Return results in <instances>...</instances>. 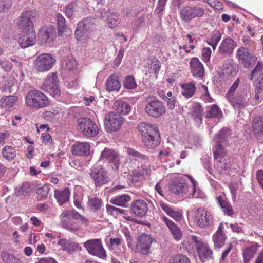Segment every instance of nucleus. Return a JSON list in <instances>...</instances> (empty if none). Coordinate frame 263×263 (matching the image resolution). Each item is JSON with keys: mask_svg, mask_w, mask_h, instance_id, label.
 Listing matches in <instances>:
<instances>
[{"mask_svg": "<svg viewBox=\"0 0 263 263\" xmlns=\"http://www.w3.org/2000/svg\"><path fill=\"white\" fill-rule=\"evenodd\" d=\"M88 204L90 209L93 211H97L101 209L102 202L101 199L95 197L89 199Z\"/></svg>", "mask_w": 263, "mask_h": 263, "instance_id": "nucleus-50", "label": "nucleus"}, {"mask_svg": "<svg viewBox=\"0 0 263 263\" xmlns=\"http://www.w3.org/2000/svg\"><path fill=\"white\" fill-rule=\"evenodd\" d=\"M181 87L183 89L182 94L186 98H191L194 94L196 87L194 82H191L187 84H183Z\"/></svg>", "mask_w": 263, "mask_h": 263, "instance_id": "nucleus-43", "label": "nucleus"}, {"mask_svg": "<svg viewBox=\"0 0 263 263\" xmlns=\"http://www.w3.org/2000/svg\"><path fill=\"white\" fill-rule=\"evenodd\" d=\"M216 199L224 214L228 216H232L234 211L231 204L227 200L224 199L221 195L216 196Z\"/></svg>", "mask_w": 263, "mask_h": 263, "instance_id": "nucleus-31", "label": "nucleus"}, {"mask_svg": "<svg viewBox=\"0 0 263 263\" xmlns=\"http://www.w3.org/2000/svg\"><path fill=\"white\" fill-rule=\"evenodd\" d=\"M167 0H159L158 5L155 9V13L157 14H160L164 10Z\"/></svg>", "mask_w": 263, "mask_h": 263, "instance_id": "nucleus-60", "label": "nucleus"}, {"mask_svg": "<svg viewBox=\"0 0 263 263\" xmlns=\"http://www.w3.org/2000/svg\"><path fill=\"white\" fill-rule=\"evenodd\" d=\"M11 6V5L9 0H0V13L7 11Z\"/></svg>", "mask_w": 263, "mask_h": 263, "instance_id": "nucleus-58", "label": "nucleus"}, {"mask_svg": "<svg viewBox=\"0 0 263 263\" xmlns=\"http://www.w3.org/2000/svg\"><path fill=\"white\" fill-rule=\"evenodd\" d=\"M123 117L119 114L109 112L104 118V122L106 130L107 132L118 130L123 123Z\"/></svg>", "mask_w": 263, "mask_h": 263, "instance_id": "nucleus-10", "label": "nucleus"}, {"mask_svg": "<svg viewBox=\"0 0 263 263\" xmlns=\"http://www.w3.org/2000/svg\"><path fill=\"white\" fill-rule=\"evenodd\" d=\"M218 168L221 172L226 171L231 166V159L229 157L223 160L220 159L217 162Z\"/></svg>", "mask_w": 263, "mask_h": 263, "instance_id": "nucleus-54", "label": "nucleus"}, {"mask_svg": "<svg viewBox=\"0 0 263 263\" xmlns=\"http://www.w3.org/2000/svg\"><path fill=\"white\" fill-rule=\"evenodd\" d=\"M57 26L58 28V34L61 35L66 29L65 19L60 13H58L56 15Z\"/></svg>", "mask_w": 263, "mask_h": 263, "instance_id": "nucleus-49", "label": "nucleus"}, {"mask_svg": "<svg viewBox=\"0 0 263 263\" xmlns=\"http://www.w3.org/2000/svg\"><path fill=\"white\" fill-rule=\"evenodd\" d=\"M190 66L191 72L194 77L200 78L203 77L204 68L198 58L196 57L192 58L190 62Z\"/></svg>", "mask_w": 263, "mask_h": 263, "instance_id": "nucleus-25", "label": "nucleus"}, {"mask_svg": "<svg viewBox=\"0 0 263 263\" xmlns=\"http://www.w3.org/2000/svg\"><path fill=\"white\" fill-rule=\"evenodd\" d=\"M237 46V43L230 37L223 40L219 47V52L224 56H230L235 47Z\"/></svg>", "mask_w": 263, "mask_h": 263, "instance_id": "nucleus-23", "label": "nucleus"}, {"mask_svg": "<svg viewBox=\"0 0 263 263\" xmlns=\"http://www.w3.org/2000/svg\"><path fill=\"white\" fill-rule=\"evenodd\" d=\"M58 245L62 247L63 250L67 251L69 253L75 251L79 249V244L70 239H60L58 241Z\"/></svg>", "mask_w": 263, "mask_h": 263, "instance_id": "nucleus-32", "label": "nucleus"}, {"mask_svg": "<svg viewBox=\"0 0 263 263\" xmlns=\"http://www.w3.org/2000/svg\"><path fill=\"white\" fill-rule=\"evenodd\" d=\"M44 86L45 90L53 97L60 95L58 76L55 73L48 77L45 80Z\"/></svg>", "mask_w": 263, "mask_h": 263, "instance_id": "nucleus-18", "label": "nucleus"}, {"mask_svg": "<svg viewBox=\"0 0 263 263\" xmlns=\"http://www.w3.org/2000/svg\"><path fill=\"white\" fill-rule=\"evenodd\" d=\"M256 175L257 181L263 190V170H259L257 171Z\"/></svg>", "mask_w": 263, "mask_h": 263, "instance_id": "nucleus-64", "label": "nucleus"}, {"mask_svg": "<svg viewBox=\"0 0 263 263\" xmlns=\"http://www.w3.org/2000/svg\"><path fill=\"white\" fill-rule=\"evenodd\" d=\"M127 152L128 154L133 158H138L145 163L148 161L149 158L147 156L142 154L134 149L128 148Z\"/></svg>", "mask_w": 263, "mask_h": 263, "instance_id": "nucleus-48", "label": "nucleus"}, {"mask_svg": "<svg viewBox=\"0 0 263 263\" xmlns=\"http://www.w3.org/2000/svg\"><path fill=\"white\" fill-rule=\"evenodd\" d=\"M259 245L255 243L253 245L246 248L243 252L242 256L243 258V263H250V261L253 257L255 253L257 251Z\"/></svg>", "mask_w": 263, "mask_h": 263, "instance_id": "nucleus-34", "label": "nucleus"}, {"mask_svg": "<svg viewBox=\"0 0 263 263\" xmlns=\"http://www.w3.org/2000/svg\"><path fill=\"white\" fill-rule=\"evenodd\" d=\"M237 68V66L234 64L233 60L228 59L224 62L221 72L219 76L224 78H227L230 76H234L238 72Z\"/></svg>", "mask_w": 263, "mask_h": 263, "instance_id": "nucleus-24", "label": "nucleus"}, {"mask_svg": "<svg viewBox=\"0 0 263 263\" xmlns=\"http://www.w3.org/2000/svg\"><path fill=\"white\" fill-rule=\"evenodd\" d=\"M132 200L131 197L127 195H122L111 198L110 203L120 206H128V203Z\"/></svg>", "mask_w": 263, "mask_h": 263, "instance_id": "nucleus-36", "label": "nucleus"}, {"mask_svg": "<svg viewBox=\"0 0 263 263\" xmlns=\"http://www.w3.org/2000/svg\"><path fill=\"white\" fill-rule=\"evenodd\" d=\"M36 42V34L34 29L24 30V33L18 40L20 46L23 48L33 45Z\"/></svg>", "mask_w": 263, "mask_h": 263, "instance_id": "nucleus-20", "label": "nucleus"}, {"mask_svg": "<svg viewBox=\"0 0 263 263\" xmlns=\"http://www.w3.org/2000/svg\"><path fill=\"white\" fill-rule=\"evenodd\" d=\"M254 85L256 91H257L258 93H260L263 90V73H260L258 77L256 78L254 81Z\"/></svg>", "mask_w": 263, "mask_h": 263, "instance_id": "nucleus-57", "label": "nucleus"}, {"mask_svg": "<svg viewBox=\"0 0 263 263\" xmlns=\"http://www.w3.org/2000/svg\"><path fill=\"white\" fill-rule=\"evenodd\" d=\"M169 187L172 193L179 196H183L189 190V186L182 179L174 180Z\"/></svg>", "mask_w": 263, "mask_h": 263, "instance_id": "nucleus-22", "label": "nucleus"}, {"mask_svg": "<svg viewBox=\"0 0 263 263\" xmlns=\"http://www.w3.org/2000/svg\"><path fill=\"white\" fill-rule=\"evenodd\" d=\"M236 57L244 68H249L255 65L257 58L247 48L241 47L236 51Z\"/></svg>", "mask_w": 263, "mask_h": 263, "instance_id": "nucleus-11", "label": "nucleus"}, {"mask_svg": "<svg viewBox=\"0 0 263 263\" xmlns=\"http://www.w3.org/2000/svg\"><path fill=\"white\" fill-rule=\"evenodd\" d=\"M89 175L96 187H100L109 181L107 172L101 165L92 166L90 169Z\"/></svg>", "mask_w": 263, "mask_h": 263, "instance_id": "nucleus-8", "label": "nucleus"}, {"mask_svg": "<svg viewBox=\"0 0 263 263\" xmlns=\"http://www.w3.org/2000/svg\"><path fill=\"white\" fill-rule=\"evenodd\" d=\"M221 111L220 109L216 105H213L207 111L205 117L207 118H212L216 117Z\"/></svg>", "mask_w": 263, "mask_h": 263, "instance_id": "nucleus-52", "label": "nucleus"}, {"mask_svg": "<svg viewBox=\"0 0 263 263\" xmlns=\"http://www.w3.org/2000/svg\"><path fill=\"white\" fill-rule=\"evenodd\" d=\"M55 32L53 28L51 27L48 28L44 32L40 33L41 38V43L42 44L50 43L54 40Z\"/></svg>", "mask_w": 263, "mask_h": 263, "instance_id": "nucleus-41", "label": "nucleus"}, {"mask_svg": "<svg viewBox=\"0 0 263 263\" xmlns=\"http://www.w3.org/2000/svg\"><path fill=\"white\" fill-rule=\"evenodd\" d=\"M162 218L163 221L169 228L175 239L177 241L180 240L182 237V234L180 229L174 222L168 219L166 217L162 216Z\"/></svg>", "mask_w": 263, "mask_h": 263, "instance_id": "nucleus-28", "label": "nucleus"}, {"mask_svg": "<svg viewBox=\"0 0 263 263\" xmlns=\"http://www.w3.org/2000/svg\"><path fill=\"white\" fill-rule=\"evenodd\" d=\"M194 220L197 226L203 228L212 223L213 217L203 208L200 207L194 211Z\"/></svg>", "mask_w": 263, "mask_h": 263, "instance_id": "nucleus-15", "label": "nucleus"}, {"mask_svg": "<svg viewBox=\"0 0 263 263\" xmlns=\"http://www.w3.org/2000/svg\"><path fill=\"white\" fill-rule=\"evenodd\" d=\"M153 239L149 235L142 234L138 237L135 252L142 255L148 254Z\"/></svg>", "mask_w": 263, "mask_h": 263, "instance_id": "nucleus-17", "label": "nucleus"}, {"mask_svg": "<svg viewBox=\"0 0 263 263\" xmlns=\"http://www.w3.org/2000/svg\"><path fill=\"white\" fill-rule=\"evenodd\" d=\"M240 79L238 78L229 89L226 95L228 101L231 103L234 109L240 110L245 108L249 105L251 98L250 95L242 93L234 97V93L239 86Z\"/></svg>", "mask_w": 263, "mask_h": 263, "instance_id": "nucleus-4", "label": "nucleus"}, {"mask_svg": "<svg viewBox=\"0 0 263 263\" xmlns=\"http://www.w3.org/2000/svg\"><path fill=\"white\" fill-rule=\"evenodd\" d=\"M37 15L35 11H27L23 12L19 17L18 25L23 30L33 29V21Z\"/></svg>", "mask_w": 263, "mask_h": 263, "instance_id": "nucleus-16", "label": "nucleus"}, {"mask_svg": "<svg viewBox=\"0 0 263 263\" xmlns=\"http://www.w3.org/2000/svg\"><path fill=\"white\" fill-rule=\"evenodd\" d=\"M211 55V50L209 47H204L202 50V57L204 61L208 62Z\"/></svg>", "mask_w": 263, "mask_h": 263, "instance_id": "nucleus-61", "label": "nucleus"}, {"mask_svg": "<svg viewBox=\"0 0 263 263\" xmlns=\"http://www.w3.org/2000/svg\"><path fill=\"white\" fill-rule=\"evenodd\" d=\"M18 98L15 96H8L1 100L2 107L8 109L14 106L17 101Z\"/></svg>", "mask_w": 263, "mask_h": 263, "instance_id": "nucleus-44", "label": "nucleus"}, {"mask_svg": "<svg viewBox=\"0 0 263 263\" xmlns=\"http://www.w3.org/2000/svg\"><path fill=\"white\" fill-rule=\"evenodd\" d=\"M76 8V5L74 3H70L65 8V14L68 17H71L73 14L74 9Z\"/></svg>", "mask_w": 263, "mask_h": 263, "instance_id": "nucleus-59", "label": "nucleus"}, {"mask_svg": "<svg viewBox=\"0 0 263 263\" xmlns=\"http://www.w3.org/2000/svg\"><path fill=\"white\" fill-rule=\"evenodd\" d=\"M99 160L113 163L116 170L120 166V156L117 152L112 149L105 148L102 152Z\"/></svg>", "mask_w": 263, "mask_h": 263, "instance_id": "nucleus-19", "label": "nucleus"}, {"mask_svg": "<svg viewBox=\"0 0 263 263\" xmlns=\"http://www.w3.org/2000/svg\"><path fill=\"white\" fill-rule=\"evenodd\" d=\"M121 84L115 75L110 76L107 79L106 82V89L108 91H119L121 87Z\"/></svg>", "mask_w": 263, "mask_h": 263, "instance_id": "nucleus-33", "label": "nucleus"}, {"mask_svg": "<svg viewBox=\"0 0 263 263\" xmlns=\"http://www.w3.org/2000/svg\"><path fill=\"white\" fill-rule=\"evenodd\" d=\"M100 13V17L106 21L109 28H114L119 24L120 18L117 13H112L108 10H105L101 11Z\"/></svg>", "mask_w": 263, "mask_h": 263, "instance_id": "nucleus-26", "label": "nucleus"}, {"mask_svg": "<svg viewBox=\"0 0 263 263\" xmlns=\"http://www.w3.org/2000/svg\"><path fill=\"white\" fill-rule=\"evenodd\" d=\"M146 67L147 68L146 74L147 73L155 75V78H157V74L160 69L161 65L160 61L156 58L153 59L149 63L146 64Z\"/></svg>", "mask_w": 263, "mask_h": 263, "instance_id": "nucleus-35", "label": "nucleus"}, {"mask_svg": "<svg viewBox=\"0 0 263 263\" xmlns=\"http://www.w3.org/2000/svg\"><path fill=\"white\" fill-rule=\"evenodd\" d=\"M138 130L142 135V141L145 147L154 148L160 143V135L156 125L141 123L138 126Z\"/></svg>", "mask_w": 263, "mask_h": 263, "instance_id": "nucleus-1", "label": "nucleus"}, {"mask_svg": "<svg viewBox=\"0 0 263 263\" xmlns=\"http://www.w3.org/2000/svg\"><path fill=\"white\" fill-rule=\"evenodd\" d=\"M226 236L223 234L215 233L213 236V241L215 249H219L224 245Z\"/></svg>", "mask_w": 263, "mask_h": 263, "instance_id": "nucleus-46", "label": "nucleus"}, {"mask_svg": "<svg viewBox=\"0 0 263 263\" xmlns=\"http://www.w3.org/2000/svg\"><path fill=\"white\" fill-rule=\"evenodd\" d=\"M263 62L261 61L258 62L257 65L251 71L250 76V80L252 81L253 78L256 77L258 74L263 73Z\"/></svg>", "mask_w": 263, "mask_h": 263, "instance_id": "nucleus-55", "label": "nucleus"}, {"mask_svg": "<svg viewBox=\"0 0 263 263\" xmlns=\"http://www.w3.org/2000/svg\"><path fill=\"white\" fill-rule=\"evenodd\" d=\"M148 208L147 202L144 200H137L132 203L131 205V211L136 216L142 217L147 212Z\"/></svg>", "mask_w": 263, "mask_h": 263, "instance_id": "nucleus-21", "label": "nucleus"}, {"mask_svg": "<svg viewBox=\"0 0 263 263\" xmlns=\"http://www.w3.org/2000/svg\"><path fill=\"white\" fill-rule=\"evenodd\" d=\"M170 263H191V261L186 256L178 254L171 258Z\"/></svg>", "mask_w": 263, "mask_h": 263, "instance_id": "nucleus-53", "label": "nucleus"}, {"mask_svg": "<svg viewBox=\"0 0 263 263\" xmlns=\"http://www.w3.org/2000/svg\"><path fill=\"white\" fill-rule=\"evenodd\" d=\"M184 246H189L190 249L194 250V246L199 257L202 262H205L214 258L213 251L207 243L202 242L197 236H191L187 241L184 242Z\"/></svg>", "mask_w": 263, "mask_h": 263, "instance_id": "nucleus-3", "label": "nucleus"}, {"mask_svg": "<svg viewBox=\"0 0 263 263\" xmlns=\"http://www.w3.org/2000/svg\"><path fill=\"white\" fill-rule=\"evenodd\" d=\"M84 246L91 255L102 258L106 256V252L103 248L100 239H95L87 240L84 243Z\"/></svg>", "mask_w": 263, "mask_h": 263, "instance_id": "nucleus-13", "label": "nucleus"}, {"mask_svg": "<svg viewBox=\"0 0 263 263\" xmlns=\"http://www.w3.org/2000/svg\"><path fill=\"white\" fill-rule=\"evenodd\" d=\"M0 65L3 69L6 71H9L12 68V64L8 60H3L0 61Z\"/></svg>", "mask_w": 263, "mask_h": 263, "instance_id": "nucleus-63", "label": "nucleus"}, {"mask_svg": "<svg viewBox=\"0 0 263 263\" xmlns=\"http://www.w3.org/2000/svg\"><path fill=\"white\" fill-rule=\"evenodd\" d=\"M221 34L218 30H214L206 39L208 45L211 46L213 50L216 48L217 45L221 39Z\"/></svg>", "mask_w": 263, "mask_h": 263, "instance_id": "nucleus-40", "label": "nucleus"}, {"mask_svg": "<svg viewBox=\"0 0 263 263\" xmlns=\"http://www.w3.org/2000/svg\"><path fill=\"white\" fill-rule=\"evenodd\" d=\"M77 65V62L73 59H69L66 62V68L69 70L74 69Z\"/></svg>", "mask_w": 263, "mask_h": 263, "instance_id": "nucleus-62", "label": "nucleus"}, {"mask_svg": "<svg viewBox=\"0 0 263 263\" xmlns=\"http://www.w3.org/2000/svg\"><path fill=\"white\" fill-rule=\"evenodd\" d=\"M123 85L127 89H134L137 87L135 79L132 76H127L126 77Z\"/></svg>", "mask_w": 263, "mask_h": 263, "instance_id": "nucleus-56", "label": "nucleus"}, {"mask_svg": "<svg viewBox=\"0 0 263 263\" xmlns=\"http://www.w3.org/2000/svg\"><path fill=\"white\" fill-rule=\"evenodd\" d=\"M48 185H45L41 187H39L36 190V193L38 195L37 200H42L46 198L49 191Z\"/></svg>", "mask_w": 263, "mask_h": 263, "instance_id": "nucleus-51", "label": "nucleus"}, {"mask_svg": "<svg viewBox=\"0 0 263 263\" xmlns=\"http://www.w3.org/2000/svg\"><path fill=\"white\" fill-rule=\"evenodd\" d=\"M1 257L5 263H22L20 258L6 251L1 253Z\"/></svg>", "mask_w": 263, "mask_h": 263, "instance_id": "nucleus-47", "label": "nucleus"}, {"mask_svg": "<svg viewBox=\"0 0 263 263\" xmlns=\"http://www.w3.org/2000/svg\"><path fill=\"white\" fill-rule=\"evenodd\" d=\"M145 112L154 118H159L166 112V109L162 102L155 99L150 101L145 106Z\"/></svg>", "mask_w": 263, "mask_h": 263, "instance_id": "nucleus-14", "label": "nucleus"}, {"mask_svg": "<svg viewBox=\"0 0 263 263\" xmlns=\"http://www.w3.org/2000/svg\"><path fill=\"white\" fill-rule=\"evenodd\" d=\"M2 153L3 158L7 160L13 159L16 156L14 148L10 146H5L3 147Z\"/></svg>", "mask_w": 263, "mask_h": 263, "instance_id": "nucleus-45", "label": "nucleus"}, {"mask_svg": "<svg viewBox=\"0 0 263 263\" xmlns=\"http://www.w3.org/2000/svg\"><path fill=\"white\" fill-rule=\"evenodd\" d=\"M78 130L83 135L87 137H94L98 133V128L90 119L87 117L79 118L77 119Z\"/></svg>", "mask_w": 263, "mask_h": 263, "instance_id": "nucleus-6", "label": "nucleus"}, {"mask_svg": "<svg viewBox=\"0 0 263 263\" xmlns=\"http://www.w3.org/2000/svg\"><path fill=\"white\" fill-rule=\"evenodd\" d=\"M227 145H224L220 143H216L215 146L213 147L214 158L215 160L222 159L227 155V151L224 147Z\"/></svg>", "mask_w": 263, "mask_h": 263, "instance_id": "nucleus-37", "label": "nucleus"}, {"mask_svg": "<svg viewBox=\"0 0 263 263\" xmlns=\"http://www.w3.org/2000/svg\"><path fill=\"white\" fill-rule=\"evenodd\" d=\"M26 104L33 108H41L47 107L49 102L47 97L38 90L30 91L25 98Z\"/></svg>", "mask_w": 263, "mask_h": 263, "instance_id": "nucleus-5", "label": "nucleus"}, {"mask_svg": "<svg viewBox=\"0 0 263 263\" xmlns=\"http://www.w3.org/2000/svg\"><path fill=\"white\" fill-rule=\"evenodd\" d=\"M230 130L229 128L224 127L216 135L215 138L216 143H220L224 145L228 144V139L230 136Z\"/></svg>", "mask_w": 263, "mask_h": 263, "instance_id": "nucleus-38", "label": "nucleus"}, {"mask_svg": "<svg viewBox=\"0 0 263 263\" xmlns=\"http://www.w3.org/2000/svg\"><path fill=\"white\" fill-rule=\"evenodd\" d=\"M69 192L68 189H65L62 191H54V197L60 205H62L69 199Z\"/></svg>", "mask_w": 263, "mask_h": 263, "instance_id": "nucleus-42", "label": "nucleus"}, {"mask_svg": "<svg viewBox=\"0 0 263 263\" xmlns=\"http://www.w3.org/2000/svg\"><path fill=\"white\" fill-rule=\"evenodd\" d=\"M114 108L119 114L126 115L130 111V106L128 103L122 100H116L114 103Z\"/></svg>", "mask_w": 263, "mask_h": 263, "instance_id": "nucleus-39", "label": "nucleus"}, {"mask_svg": "<svg viewBox=\"0 0 263 263\" xmlns=\"http://www.w3.org/2000/svg\"><path fill=\"white\" fill-rule=\"evenodd\" d=\"M204 14V9L196 6H186L180 8L179 15L180 18L185 23H189L195 18L202 17Z\"/></svg>", "mask_w": 263, "mask_h": 263, "instance_id": "nucleus-7", "label": "nucleus"}, {"mask_svg": "<svg viewBox=\"0 0 263 263\" xmlns=\"http://www.w3.org/2000/svg\"><path fill=\"white\" fill-rule=\"evenodd\" d=\"M203 109L202 106L199 103L194 102L191 107V117L197 124H200L202 123V116Z\"/></svg>", "mask_w": 263, "mask_h": 263, "instance_id": "nucleus-30", "label": "nucleus"}, {"mask_svg": "<svg viewBox=\"0 0 263 263\" xmlns=\"http://www.w3.org/2000/svg\"><path fill=\"white\" fill-rule=\"evenodd\" d=\"M95 19L87 17L80 21L77 25L75 31V36L78 40H80L82 37L87 35L90 31L93 30L95 28Z\"/></svg>", "mask_w": 263, "mask_h": 263, "instance_id": "nucleus-12", "label": "nucleus"}, {"mask_svg": "<svg viewBox=\"0 0 263 263\" xmlns=\"http://www.w3.org/2000/svg\"><path fill=\"white\" fill-rule=\"evenodd\" d=\"M60 218L62 226L73 232L79 231L80 228L79 224L75 221L80 222L85 226L88 224V219L75 210L65 211L61 214Z\"/></svg>", "mask_w": 263, "mask_h": 263, "instance_id": "nucleus-2", "label": "nucleus"}, {"mask_svg": "<svg viewBox=\"0 0 263 263\" xmlns=\"http://www.w3.org/2000/svg\"><path fill=\"white\" fill-rule=\"evenodd\" d=\"M55 59L51 54L43 53L39 55L33 62L34 69L39 72L48 71L51 68Z\"/></svg>", "mask_w": 263, "mask_h": 263, "instance_id": "nucleus-9", "label": "nucleus"}, {"mask_svg": "<svg viewBox=\"0 0 263 263\" xmlns=\"http://www.w3.org/2000/svg\"><path fill=\"white\" fill-rule=\"evenodd\" d=\"M72 152L77 156H88L90 154V145L87 142L75 144L72 146Z\"/></svg>", "mask_w": 263, "mask_h": 263, "instance_id": "nucleus-29", "label": "nucleus"}, {"mask_svg": "<svg viewBox=\"0 0 263 263\" xmlns=\"http://www.w3.org/2000/svg\"><path fill=\"white\" fill-rule=\"evenodd\" d=\"M252 130L256 138L263 140V117L257 116L253 119Z\"/></svg>", "mask_w": 263, "mask_h": 263, "instance_id": "nucleus-27", "label": "nucleus"}]
</instances>
